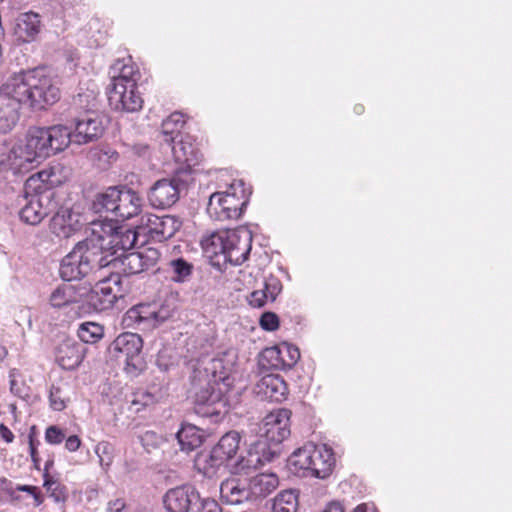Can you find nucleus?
I'll list each match as a JSON object with an SVG mask.
<instances>
[{"label": "nucleus", "instance_id": "1", "mask_svg": "<svg viewBox=\"0 0 512 512\" xmlns=\"http://www.w3.org/2000/svg\"><path fill=\"white\" fill-rule=\"evenodd\" d=\"M95 106L96 99L91 93H79L73 98L72 107L85 111L83 116L74 118L73 132L61 124L29 128L25 144L20 148V161L38 165L48 157L64 151L71 143L83 145L100 138L104 127L101 120L91 112Z\"/></svg>", "mask_w": 512, "mask_h": 512}, {"label": "nucleus", "instance_id": "2", "mask_svg": "<svg viewBox=\"0 0 512 512\" xmlns=\"http://www.w3.org/2000/svg\"><path fill=\"white\" fill-rule=\"evenodd\" d=\"M221 359H211L203 367H197L191 377L190 393L197 405L212 406L222 400L219 381L225 377Z\"/></svg>", "mask_w": 512, "mask_h": 512}, {"label": "nucleus", "instance_id": "3", "mask_svg": "<svg viewBox=\"0 0 512 512\" xmlns=\"http://www.w3.org/2000/svg\"><path fill=\"white\" fill-rule=\"evenodd\" d=\"M143 200L137 192L118 187H109L93 203L96 212L110 213L116 220H128L142 211Z\"/></svg>", "mask_w": 512, "mask_h": 512}, {"label": "nucleus", "instance_id": "4", "mask_svg": "<svg viewBox=\"0 0 512 512\" xmlns=\"http://www.w3.org/2000/svg\"><path fill=\"white\" fill-rule=\"evenodd\" d=\"M142 349L143 339L139 334L124 332L110 343L107 352L111 359L124 364L127 374L137 376L145 368Z\"/></svg>", "mask_w": 512, "mask_h": 512}, {"label": "nucleus", "instance_id": "5", "mask_svg": "<svg viewBox=\"0 0 512 512\" xmlns=\"http://www.w3.org/2000/svg\"><path fill=\"white\" fill-rule=\"evenodd\" d=\"M243 182L237 181L231 184L226 192H215L209 197L207 213L212 219L218 221L236 220L247 206L248 199L239 198L236 194L237 186L242 187Z\"/></svg>", "mask_w": 512, "mask_h": 512}, {"label": "nucleus", "instance_id": "6", "mask_svg": "<svg viewBox=\"0 0 512 512\" xmlns=\"http://www.w3.org/2000/svg\"><path fill=\"white\" fill-rule=\"evenodd\" d=\"M29 107L35 110L44 109L60 99V90L53 77L44 68L28 70Z\"/></svg>", "mask_w": 512, "mask_h": 512}, {"label": "nucleus", "instance_id": "7", "mask_svg": "<svg viewBox=\"0 0 512 512\" xmlns=\"http://www.w3.org/2000/svg\"><path fill=\"white\" fill-rule=\"evenodd\" d=\"M74 249L89 273L111 267L112 252H108L107 247L104 246V241H102V236L95 222L92 224L91 235L79 241Z\"/></svg>", "mask_w": 512, "mask_h": 512}, {"label": "nucleus", "instance_id": "8", "mask_svg": "<svg viewBox=\"0 0 512 512\" xmlns=\"http://www.w3.org/2000/svg\"><path fill=\"white\" fill-rule=\"evenodd\" d=\"M291 411L285 408L273 410L265 416L259 427V439L269 447L281 450L280 444L290 436Z\"/></svg>", "mask_w": 512, "mask_h": 512}, {"label": "nucleus", "instance_id": "9", "mask_svg": "<svg viewBox=\"0 0 512 512\" xmlns=\"http://www.w3.org/2000/svg\"><path fill=\"white\" fill-rule=\"evenodd\" d=\"M160 252L155 248H145L142 251L121 253L113 257L111 267L125 276L140 274L156 266Z\"/></svg>", "mask_w": 512, "mask_h": 512}, {"label": "nucleus", "instance_id": "10", "mask_svg": "<svg viewBox=\"0 0 512 512\" xmlns=\"http://www.w3.org/2000/svg\"><path fill=\"white\" fill-rule=\"evenodd\" d=\"M104 241V246L108 252H112V257H117L118 251L126 253V250L133 248L138 241L140 231L132 228L117 227L108 222H95Z\"/></svg>", "mask_w": 512, "mask_h": 512}, {"label": "nucleus", "instance_id": "11", "mask_svg": "<svg viewBox=\"0 0 512 512\" xmlns=\"http://www.w3.org/2000/svg\"><path fill=\"white\" fill-rule=\"evenodd\" d=\"M280 455V449L269 447L263 440H257L252 443L245 455L240 458L233 465V472L236 474H249L265 465L272 462Z\"/></svg>", "mask_w": 512, "mask_h": 512}, {"label": "nucleus", "instance_id": "12", "mask_svg": "<svg viewBox=\"0 0 512 512\" xmlns=\"http://www.w3.org/2000/svg\"><path fill=\"white\" fill-rule=\"evenodd\" d=\"M225 240L224 261L234 266L241 265L248 258L251 251V231L247 227L227 230Z\"/></svg>", "mask_w": 512, "mask_h": 512}, {"label": "nucleus", "instance_id": "13", "mask_svg": "<svg viewBox=\"0 0 512 512\" xmlns=\"http://www.w3.org/2000/svg\"><path fill=\"white\" fill-rule=\"evenodd\" d=\"M119 283L118 277H111L99 282L86 294V305L95 312H102L112 308L118 298L122 297L118 286Z\"/></svg>", "mask_w": 512, "mask_h": 512}, {"label": "nucleus", "instance_id": "14", "mask_svg": "<svg viewBox=\"0 0 512 512\" xmlns=\"http://www.w3.org/2000/svg\"><path fill=\"white\" fill-rule=\"evenodd\" d=\"M181 186L184 182L178 176L156 181L148 192L150 205L157 209L170 208L179 200Z\"/></svg>", "mask_w": 512, "mask_h": 512}, {"label": "nucleus", "instance_id": "15", "mask_svg": "<svg viewBox=\"0 0 512 512\" xmlns=\"http://www.w3.org/2000/svg\"><path fill=\"white\" fill-rule=\"evenodd\" d=\"M28 70H21L9 76L0 86V98L19 109L29 106Z\"/></svg>", "mask_w": 512, "mask_h": 512}, {"label": "nucleus", "instance_id": "16", "mask_svg": "<svg viewBox=\"0 0 512 512\" xmlns=\"http://www.w3.org/2000/svg\"><path fill=\"white\" fill-rule=\"evenodd\" d=\"M182 222L178 217L172 215H150L147 218L145 227L141 228L143 233L152 241L164 242L172 238L180 229Z\"/></svg>", "mask_w": 512, "mask_h": 512}, {"label": "nucleus", "instance_id": "17", "mask_svg": "<svg viewBox=\"0 0 512 512\" xmlns=\"http://www.w3.org/2000/svg\"><path fill=\"white\" fill-rule=\"evenodd\" d=\"M86 353L85 346L73 338H64L55 347V360L65 370L77 368Z\"/></svg>", "mask_w": 512, "mask_h": 512}, {"label": "nucleus", "instance_id": "18", "mask_svg": "<svg viewBox=\"0 0 512 512\" xmlns=\"http://www.w3.org/2000/svg\"><path fill=\"white\" fill-rule=\"evenodd\" d=\"M107 94L109 104L115 110L135 112L142 108L143 99L138 92L137 85L134 87L123 86L122 89H118L117 86H109Z\"/></svg>", "mask_w": 512, "mask_h": 512}, {"label": "nucleus", "instance_id": "19", "mask_svg": "<svg viewBox=\"0 0 512 512\" xmlns=\"http://www.w3.org/2000/svg\"><path fill=\"white\" fill-rule=\"evenodd\" d=\"M198 497V491L192 486L176 487L165 494L164 504L169 512H193Z\"/></svg>", "mask_w": 512, "mask_h": 512}, {"label": "nucleus", "instance_id": "20", "mask_svg": "<svg viewBox=\"0 0 512 512\" xmlns=\"http://www.w3.org/2000/svg\"><path fill=\"white\" fill-rule=\"evenodd\" d=\"M254 393L261 400L282 402L288 396V386L278 374H267L255 384Z\"/></svg>", "mask_w": 512, "mask_h": 512}, {"label": "nucleus", "instance_id": "21", "mask_svg": "<svg viewBox=\"0 0 512 512\" xmlns=\"http://www.w3.org/2000/svg\"><path fill=\"white\" fill-rule=\"evenodd\" d=\"M42 20L33 11L20 13L15 18L13 34L18 42L31 43L35 41L42 30Z\"/></svg>", "mask_w": 512, "mask_h": 512}, {"label": "nucleus", "instance_id": "22", "mask_svg": "<svg viewBox=\"0 0 512 512\" xmlns=\"http://www.w3.org/2000/svg\"><path fill=\"white\" fill-rule=\"evenodd\" d=\"M110 75V86H117L118 89H122L123 86L134 87L140 78V73L132 64L131 58L116 60L110 68Z\"/></svg>", "mask_w": 512, "mask_h": 512}, {"label": "nucleus", "instance_id": "23", "mask_svg": "<svg viewBox=\"0 0 512 512\" xmlns=\"http://www.w3.org/2000/svg\"><path fill=\"white\" fill-rule=\"evenodd\" d=\"M172 153L175 161L184 164L188 170L198 165L202 159V154L189 135L181 136L172 146Z\"/></svg>", "mask_w": 512, "mask_h": 512}, {"label": "nucleus", "instance_id": "24", "mask_svg": "<svg viewBox=\"0 0 512 512\" xmlns=\"http://www.w3.org/2000/svg\"><path fill=\"white\" fill-rule=\"evenodd\" d=\"M78 228V215L69 208L59 209L50 220V230L59 238L70 237Z\"/></svg>", "mask_w": 512, "mask_h": 512}, {"label": "nucleus", "instance_id": "25", "mask_svg": "<svg viewBox=\"0 0 512 512\" xmlns=\"http://www.w3.org/2000/svg\"><path fill=\"white\" fill-rule=\"evenodd\" d=\"M313 451L311 477L324 479L331 474L335 466L336 460L333 450L325 444L320 446L313 444Z\"/></svg>", "mask_w": 512, "mask_h": 512}, {"label": "nucleus", "instance_id": "26", "mask_svg": "<svg viewBox=\"0 0 512 512\" xmlns=\"http://www.w3.org/2000/svg\"><path fill=\"white\" fill-rule=\"evenodd\" d=\"M313 443H307L296 449L288 458L290 471L298 476L308 477L312 475L311 462H313Z\"/></svg>", "mask_w": 512, "mask_h": 512}, {"label": "nucleus", "instance_id": "27", "mask_svg": "<svg viewBox=\"0 0 512 512\" xmlns=\"http://www.w3.org/2000/svg\"><path fill=\"white\" fill-rule=\"evenodd\" d=\"M221 498L228 504L236 505L252 501L249 484L241 483L239 479H227L220 485Z\"/></svg>", "mask_w": 512, "mask_h": 512}, {"label": "nucleus", "instance_id": "28", "mask_svg": "<svg viewBox=\"0 0 512 512\" xmlns=\"http://www.w3.org/2000/svg\"><path fill=\"white\" fill-rule=\"evenodd\" d=\"M59 273L67 282L82 279L90 274L74 248L62 259Z\"/></svg>", "mask_w": 512, "mask_h": 512}, {"label": "nucleus", "instance_id": "29", "mask_svg": "<svg viewBox=\"0 0 512 512\" xmlns=\"http://www.w3.org/2000/svg\"><path fill=\"white\" fill-rule=\"evenodd\" d=\"M279 485V480L274 473H261L250 479L249 486L252 500L264 498L271 494Z\"/></svg>", "mask_w": 512, "mask_h": 512}, {"label": "nucleus", "instance_id": "30", "mask_svg": "<svg viewBox=\"0 0 512 512\" xmlns=\"http://www.w3.org/2000/svg\"><path fill=\"white\" fill-rule=\"evenodd\" d=\"M182 451L190 452L201 446L203 436L199 428L192 424H184L176 433Z\"/></svg>", "mask_w": 512, "mask_h": 512}, {"label": "nucleus", "instance_id": "31", "mask_svg": "<svg viewBox=\"0 0 512 512\" xmlns=\"http://www.w3.org/2000/svg\"><path fill=\"white\" fill-rule=\"evenodd\" d=\"M43 199L40 197H31L27 204L20 210V219L30 225L39 224L47 216L48 210L42 205Z\"/></svg>", "mask_w": 512, "mask_h": 512}, {"label": "nucleus", "instance_id": "32", "mask_svg": "<svg viewBox=\"0 0 512 512\" xmlns=\"http://www.w3.org/2000/svg\"><path fill=\"white\" fill-rule=\"evenodd\" d=\"M240 439V435L236 431L226 433L213 447L216 455H220L226 462H228L236 455L239 449Z\"/></svg>", "mask_w": 512, "mask_h": 512}, {"label": "nucleus", "instance_id": "33", "mask_svg": "<svg viewBox=\"0 0 512 512\" xmlns=\"http://www.w3.org/2000/svg\"><path fill=\"white\" fill-rule=\"evenodd\" d=\"M185 124L184 115L180 112L170 114L167 119L162 122V137L163 141L168 145L175 142L179 137L180 130Z\"/></svg>", "mask_w": 512, "mask_h": 512}, {"label": "nucleus", "instance_id": "34", "mask_svg": "<svg viewBox=\"0 0 512 512\" xmlns=\"http://www.w3.org/2000/svg\"><path fill=\"white\" fill-rule=\"evenodd\" d=\"M225 236H227V230L203 236L200 241L202 249L209 257L223 256L226 242Z\"/></svg>", "mask_w": 512, "mask_h": 512}, {"label": "nucleus", "instance_id": "35", "mask_svg": "<svg viewBox=\"0 0 512 512\" xmlns=\"http://www.w3.org/2000/svg\"><path fill=\"white\" fill-rule=\"evenodd\" d=\"M79 293L72 284L58 286L50 295V303L55 308H61L78 301Z\"/></svg>", "mask_w": 512, "mask_h": 512}, {"label": "nucleus", "instance_id": "36", "mask_svg": "<svg viewBox=\"0 0 512 512\" xmlns=\"http://www.w3.org/2000/svg\"><path fill=\"white\" fill-rule=\"evenodd\" d=\"M20 109L0 98V132L11 131L19 120Z\"/></svg>", "mask_w": 512, "mask_h": 512}, {"label": "nucleus", "instance_id": "37", "mask_svg": "<svg viewBox=\"0 0 512 512\" xmlns=\"http://www.w3.org/2000/svg\"><path fill=\"white\" fill-rule=\"evenodd\" d=\"M298 494L294 490L280 492L273 500L271 512H297Z\"/></svg>", "mask_w": 512, "mask_h": 512}, {"label": "nucleus", "instance_id": "38", "mask_svg": "<svg viewBox=\"0 0 512 512\" xmlns=\"http://www.w3.org/2000/svg\"><path fill=\"white\" fill-rule=\"evenodd\" d=\"M127 316L130 320L138 324L143 323L152 327L158 325L156 322V311L154 304L135 306L127 312Z\"/></svg>", "mask_w": 512, "mask_h": 512}, {"label": "nucleus", "instance_id": "39", "mask_svg": "<svg viewBox=\"0 0 512 512\" xmlns=\"http://www.w3.org/2000/svg\"><path fill=\"white\" fill-rule=\"evenodd\" d=\"M104 326L97 322H83L79 325L77 335L84 343L94 344L104 337Z\"/></svg>", "mask_w": 512, "mask_h": 512}, {"label": "nucleus", "instance_id": "40", "mask_svg": "<svg viewBox=\"0 0 512 512\" xmlns=\"http://www.w3.org/2000/svg\"><path fill=\"white\" fill-rule=\"evenodd\" d=\"M227 462L220 455H216L215 450H212L206 454L202 455L198 459L199 469L208 476L213 477L218 469L224 466Z\"/></svg>", "mask_w": 512, "mask_h": 512}, {"label": "nucleus", "instance_id": "41", "mask_svg": "<svg viewBox=\"0 0 512 512\" xmlns=\"http://www.w3.org/2000/svg\"><path fill=\"white\" fill-rule=\"evenodd\" d=\"M156 311V322L161 324L168 320L178 308L177 296L173 293L168 294L160 303H154Z\"/></svg>", "mask_w": 512, "mask_h": 512}, {"label": "nucleus", "instance_id": "42", "mask_svg": "<svg viewBox=\"0 0 512 512\" xmlns=\"http://www.w3.org/2000/svg\"><path fill=\"white\" fill-rule=\"evenodd\" d=\"M259 362L263 368L283 370L279 345L265 348L260 355Z\"/></svg>", "mask_w": 512, "mask_h": 512}, {"label": "nucleus", "instance_id": "43", "mask_svg": "<svg viewBox=\"0 0 512 512\" xmlns=\"http://www.w3.org/2000/svg\"><path fill=\"white\" fill-rule=\"evenodd\" d=\"M94 451L99 459L100 467L107 472L114 461L115 447L108 441H101L97 443Z\"/></svg>", "mask_w": 512, "mask_h": 512}, {"label": "nucleus", "instance_id": "44", "mask_svg": "<svg viewBox=\"0 0 512 512\" xmlns=\"http://www.w3.org/2000/svg\"><path fill=\"white\" fill-rule=\"evenodd\" d=\"M25 194L32 195L31 197H40L41 199H50L52 193L42 184L35 174L31 175L25 182L24 185Z\"/></svg>", "mask_w": 512, "mask_h": 512}, {"label": "nucleus", "instance_id": "45", "mask_svg": "<svg viewBox=\"0 0 512 512\" xmlns=\"http://www.w3.org/2000/svg\"><path fill=\"white\" fill-rule=\"evenodd\" d=\"M283 370L292 368L300 359V351L293 344L283 342L279 344Z\"/></svg>", "mask_w": 512, "mask_h": 512}, {"label": "nucleus", "instance_id": "46", "mask_svg": "<svg viewBox=\"0 0 512 512\" xmlns=\"http://www.w3.org/2000/svg\"><path fill=\"white\" fill-rule=\"evenodd\" d=\"M50 406L55 411H62L66 408L69 397L65 392V388L53 384L49 393Z\"/></svg>", "mask_w": 512, "mask_h": 512}, {"label": "nucleus", "instance_id": "47", "mask_svg": "<svg viewBox=\"0 0 512 512\" xmlns=\"http://www.w3.org/2000/svg\"><path fill=\"white\" fill-rule=\"evenodd\" d=\"M260 290L270 298V302H274L282 291V283L276 276L270 274L264 277Z\"/></svg>", "mask_w": 512, "mask_h": 512}, {"label": "nucleus", "instance_id": "48", "mask_svg": "<svg viewBox=\"0 0 512 512\" xmlns=\"http://www.w3.org/2000/svg\"><path fill=\"white\" fill-rule=\"evenodd\" d=\"M170 267L175 274L173 280L177 282L185 281L191 275L193 268L192 264L182 258L172 260L170 262Z\"/></svg>", "mask_w": 512, "mask_h": 512}, {"label": "nucleus", "instance_id": "49", "mask_svg": "<svg viewBox=\"0 0 512 512\" xmlns=\"http://www.w3.org/2000/svg\"><path fill=\"white\" fill-rule=\"evenodd\" d=\"M43 486L46 488L47 492L50 494V497L54 499L55 502H64L66 499V491L65 487L53 477L44 479Z\"/></svg>", "mask_w": 512, "mask_h": 512}, {"label": "nucleus", "instance_id": "50", "mask_svg": "<svg viewBox=\"0 0 512 512\" xmlns=\"http://www.w3.org/2000/svg\"><path fill=\"white\" fill-rule=\"evenodd\" d=\"M59 167H50L35 173L36 177L45 184V187L50 191L53 187L61 183L60 178L57 175Z\"/></svg>", "mask_w": 512, "mask_h": 512}, {"label": "nucleus", "instance_id": "51", "mask_svg": "<svg viewBox=\"0 0 512 512\" xmlns=\"http://www.w3.org/2000/svg\"><path fill=\"white\" fill-rule=\"evenodd\" d=\"M140 441L143 447L150 452L152 449L158 448L164 442V438L154 431H146L140 436Z\"/></svg>", "mask_w": 512, "mask_h": 512}, {"label": "nucleus", "instance_id": "52", "mask_svg": "<svg viewBox=\"0 0 512 512\" xmlns=\"http://www.w3.org/2000/svg\"><path fill=\"white\" fill-rule=\"evenodd\" d=\"M193 512H222V510L216 500L211 498L202 499L199 496L195 510H193Z\"/></svg>", "mask_w": 512, "mask_h": 512}, {"label": "nucleus", "instance_id": "53", "mask_svg": "<svg viewBox=\"0 0 512 512\" xmlns=\"http://www.w3.org/2000/svg\"><path fill=\"white\" fill-rule=\"evenodd\" d=\"M65 439V433L59 427L52 425L45 431V441L51 445H58Z\"/></svg>", "mask_w": 512, "mask_h": 512}, {"label": "nucleus", "instance_id": "54", "mask_svg": "<svg viewBox=\"0 0 512 512\" xmlns=\"http://www.w3.org/2000/svg\"><path fill=\"white\" fill-rule=\"evenodd\" d=\"M260 326L266 331H275L279 327V318L273 312H265L260 318Z\"/></svg>", "mask_w": 512, "mask_h": 512}, {"label": "nucleus", "instance_id": "55", "mask_svg": "<svg viewBox=\"0 0 512 512\" xmlns=\"http://www.w3.org/2000/svg\"><path fill=\"white\" fill-rule=\"evenodd\" d=\"M248 302L252 307L261 308L266 303L270 302V298L260 289H256L249 295Z\"/></svg>", "mask_w": 512, "mask_h": 512}, {"label": "nucleus", "instance_id": "56", "mask_svg": "<svg viewBox=\"0 0 512 512\" xmlns=\"http://www.w3.org/2000/svg\"><path fill=\"white\" fill-rule=\"evenodd\" d=\"M157 401L155 395L151 392L143 391L136 394L135 399L132 400L133 405L141 404L142 406H149Z\"/></svg>", "mask_w": 512, "mask_h": 512}, {"label": "nucleus", "instance_id": "57", "mask_svg": "<svg viewBox=\"0 0 512 512\" xmlns=\"http://www.w3.org/2000/svg\"><path fill=\"white\" fill-rule=\"evenodd\" d=\"M37 444H39V442H35L33 434L30 433L29 434L30 456H31L34 468L36 470H40V457H39L38 451H37Z\"/></svg>", "mask_w": 512, "mask_h": 512}, {"label": "nucleus", "instance_id": "58", "mask_svg": "<svg viewBox=\"0 0 512 512\" xmlns=\"http://www.w3.org/2000/svg\"><path fill=\"white\" fill-rule=\"evenodd\" d=\"M10 390L14 395L20 398L28 397V388L22 381H18L17 379L10 380Z\"/></svg>", "mask_w": 512, "mask_h": 512}, {"label": "nucleus", "instance_id": "59", "mask_svg": "<svg viewBox=\"0 0 512 512\" xmlns=\"http://www.w3.org/2000/svg\"><path fill=\"white\" fill-rule=\"evenodd\" d=\"M81 440L77 435H71L66 439L65 448L70 452H75L79 449Z\"/></svg>", "mask_w": 512, "mask_h": 512}, {"label": "nucleus", "instance_id": "60", "mask_svg": "<svg viewBox=\"0 0 512 512\" xmlns=\"http://www.w3.org/2000/svg\"><path fill=\"white\" fill-rule=\"evenodd\" d=\"M0 437L7 443H11L14 439L12 431L4 424L0 425Z\"/></svg>", "mask_w": 512, "mask_h": 512}, {"label": "nucleus", "instance_id": "61", "mask_svg": "<svg viewBox=\"0 0 512 512\" xmlns=\"http://www.w3.org/2000/svg\"><path fill=\"white\" fill-rule=\"evenodd\" d=\"M149 147L146 144H135L132 146V151L135 155L143 157L148 154Z\"/></svg>", "mask_w": 512, "mask_h": 512}, {"label": "nucleus", "instance_id": "62", "mask_svg": "<svg viewBox=\"0 0 512 512\" xmlns=\"http://www.w3.org/2000/svg\"><path fill=\"white\" fill-rule=\"evenodd\" d=\"M54 465V461L52 459H49L46 461L45 463V466H44V472H43V480L47 478H50L52 477L50 474H49V470L51 467H53Z\"/></svg>", "mask_w": 512, "mask_h": 512}, {"label": "nucleus", "instance_id": "63", "mask_svg": "<svg viewBox=\"0 0 512 512\" xmlns=\"http://www.w3.org/2000/svg\"><path fill=\"white\" fill-rule=\"evenodd\" d=\"M34 498L35 506H39L43 503V497L41 496L38 487L35 489L34 493H31Z\"/></svg>", "mask_w": 512, "mask_h": 512}, {"label": "nucleus", "instance_id": "64", "mask_svg": "<svg viewBox=\"0 0 512 512\" xmlns=\"http://www.w3.org/2000/svg\"><path fill=\"white\" fill-rule=\"evenodd\" d=\"M36 488H37L36 486H31V485H19L17 487V490L31 494V493L35 492Z\"/></svg>", "mask_w": 512, "mask_h": 512}]
</instances>
